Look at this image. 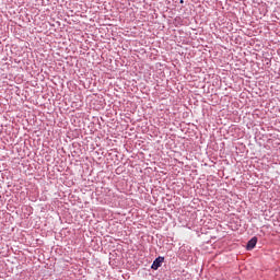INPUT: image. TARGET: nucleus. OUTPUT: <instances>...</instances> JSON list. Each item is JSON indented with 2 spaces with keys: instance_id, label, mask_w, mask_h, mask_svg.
Listing matches in <instances>:
<instances>
[{
  "instance_id": "2",
  "label": "nucleus",
  "mask_w": 280,
  "mask_h": 280,
  "mask_svg": "<svg viewBox=\"0 0 280 280\" xmlns=\"http://www.w3.org/2000/svg\"><path fill=\"white\" fill-rule=\"evenodd\" d=\"M257 236L252 237L250 241H248L247 246H257Z\"/></svg>"
},
{
  "instance_id": "1",
  "label": "nucleus",
  "mask_w": 280,
  "mask_h": 280,
  "mask_svg": "<svg viewBox=\"0 0 280 280\" xmlns=\"http://www.w3.org/2000/svg\"><path fill=\"white\" fill-rule=\"evenodd\" d=\"M163 261H165V257L159 256L151 266L152 270H159L163 266Z\"/></svg>"
},
{
  "instance_id": "3",
  "label": "nucleus",
  "mask_w": 280,
  "mask_h": 280,
  "mask_svg": "<svg viewBox=\"0 0 280 280\" xmlns=\"http://www.w3.org/2000/svg\"><path fill=\"white\" fill-rule=\"evenodd\" d=\"M253 248H255V246H246V250H253Z\"/></svg>"
}]
</instances>
